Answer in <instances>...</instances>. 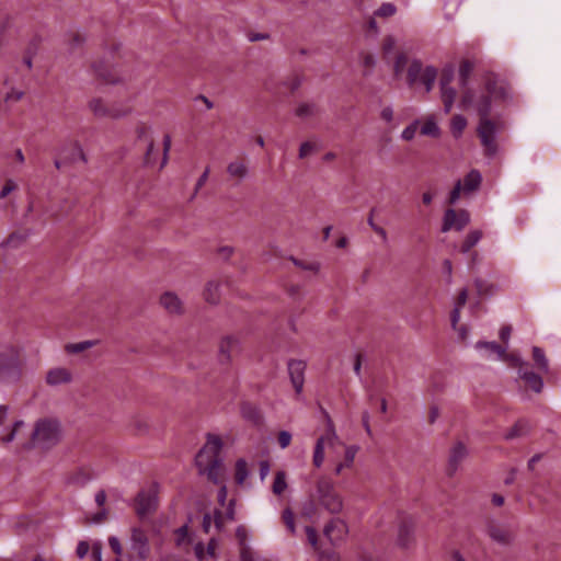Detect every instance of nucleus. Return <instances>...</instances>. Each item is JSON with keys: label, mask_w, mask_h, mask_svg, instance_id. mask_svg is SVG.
I'll list each match as a JSON object with an SVG mask.
<instances>
[{"label": "nucleus", "mask_w": 561, "mask_h": 561, "mask_svg": "<svg viewBox=\"0 0 561 561\" xmlns=\"http://www.w3.org/2000/svg\"><path fill=\"white\" fill-rule=\"evenodd\" d=\"M511 100L512 91L508 83L497 75H489L482 90H467L460 98L459 106L462 110H473L479 115L477 134L483 152L489 158H494L499 153L496 137L504 127L503 123L490 118L493 104Z\"/></svg>", "instance_id": "f257e3e1"}, {"label": "nucleus", "mask_w": 561, "mask_h": 561, "mask_svg": "<svg viewBox=\"0 0 561 561\" xmlns=\"http://www.w3.org/2000/svg\"><path fill=\"white\" fill-rule=\"evenodd\" d=\"M224 442L216 434H207L206 442L195 456V466L199 476L215 484L222 483L224 458L221 456Z\"/></svg>", "instance_id": "f03ea898"}, {"label": "nucleus", "mask_w": 561, "mask_h": 561, "mask_svg": "<svg viewBox=\"0 0 561 561\" xmlns=\"http://www.w3.org/2000/svg\"><path fill=\"white\" fill-rule=\"evenodd\" d=\"M327 428L325 433L321 435L314 445L312 463L316 468H320L324 462V450L327 447L334 448L335 446H344V459L336 463L335 473L340 474L344 469L353 466L356 454L359 450L357 445H344L340 439L334 423L329 414H325Z\"/></svg>", "instance_id": "7ed1b4c3"}, {"label": "nucleus", "mask_w": 561, "mask_h": 561, "mask_svg": "<svg viewBox=\"0 0 561 561\" xmlns=\"http://www.w3.org/2000/svg\"><path fill=\"white\" fill-rule=\"evenodd\" d=\"M343 508V500L339 493H316L309 503H306L301 514L308 518L313 517L321 510L337 514Z\"/></svg>", "instance_id": "20e7f679"}, {"label": "nucleus", "mask_w": 561, "mask_h": 561, "mask_svg": "<svg viewBox=\"0 0 561 561\" xmlns=\"http://www.w3.org/2000/svg\"><path fill=\"white\" fill-rule=\"evenodd\" d=\"M60 438L59 424L53 420H39L36 422L32 433L34 445L42 448H49L58 443Z\"/></svg>", "instance_id": "39448f33"}, {"label": "nucleus", "mask_w": 561, "mask_h": 561, "mask_svg": "<svg viewBox=\"0 0 561 561\" xmlns=\"http://www.w3.org/2000/svg\"><path fill=\"white\" fill-rule=\"evenodd\" d=\"M89 108L95 116L101 118H122L131 112V106L129 104H113L107 106L100 98L92 99L89 102Z\"/></svg>", "instance_id": "423d86ee"}, {"label": "nucleus", "mask_w": 561, "mask_h": 561, "mask_svg": "<svg viewBox=\"0 0 561 561\" xmlns=\"http://www.w3.org/2000/svg\"><path fill=\"white\" fill-rule=\"evenodd\" d=\"M8 410L7 405H0V442L4 446H8L16 438H20L25 426L23 421H14L5 426Z\"/></svg>", "instance_id": "0eeeda50"}, {"label": "nucleus", "mask_w": 561, "mask_h": 561, "mask_svg": "<svg viewBox=\"0 0 561 561\" xmlns=\"http://www.w3.org/2000/svg\"><path fill=\"white\" fill-rule=\"evenodd\" d=\"M131 505L138 518L146 520L158 510L159 499L156 493H137Z\"/></svg>", "instance_id": "6e6552de"}, {"label": "nucleus", "mask_w": 561, "mask_h": 561, "mask_svg": "<svg viewBox=\"0 0 561 561\" xmlns=\"http://www.w3.org/2000/svg\"><path fill=\"white\" fill-rule=\"evenodd\" d=\"M511 364L518 368V376L523 379L535 392H540L543 387L541 377L529 369V365L523 362L518 356L511 355Z\"/></svg>", "instance_id": "1a4fd4ad"}, {"label": "nucleus", "mask_w": 561, "mask_h": 561, "mask_svg": "<svg viewBox=\"0 0 561 561\" xmlns=\"http://www.w3.org/2000/svg\"><path fill=\"white\" fill-rule=\"evenodd\" d=\"M454 80V71L453 69H445L442 73L439 88H440V99L444 104L445 113H449L454 106V102L457 96L456 89L451 87V82Z\"/></svg>", "instance_id": "9d476101"}, {"label": "nucleus", "mask_w": 561, "mask_h": 561, "mask_svg": "<svg viewBox=\"0 0 561 561\" xmlns=\"http://www.w3.org/2000/svg\"><path fill=\"white\" fill-rule=\"evenodd\" d=\"M96 478V473L88 467L76 468L65 477V486L69 489H83Z\"/></svg>", "instance_id": "9b49d317"}, {"label": "nucleus", "mask_w": 561, "mask_h": 561, "mask_svg": "<svg viewBox=\"0 0 561 561\" xmlns=\"http://www.w3.org/2000/svg\"><path fill=\"white\" fill-rule=\"evenodd\" d=\"M470 222V215L467 210L447 209L444 213L442 231L447 232L451 229L462 230Z\"/></svg>", "instance_id": "f8f14e48"}, {"label": "nucleus", "mask_w": 561, "mask_h": 561, "mask_svg": "<svg viewBox=\"0 0 561 561\" xmlns=\"http://www.w3.org/2000/svg\"><path fill=\"white\" fill-rule=\"evenodd\" d=\"M323 534L332 546H340L347 537L348 527L344 520L333 518L324 526Z\"/></svg>", "instance_id": "ddd939ff"}, {"label": "nucleus", "mask_w": 561, "mask_h": 561, "mask_svg": "<svg viewBox=\"0 0 561 561\" xmlns=\"http://www.w3.org/2000/svg\"><path fill=\"white\" fill-rule=\"evenodd\" d=\"M131 550L140 560H146L150 554L149 540L146 533L139 527L131 528L130 536Z\"/></svg>", "instance_id": "4468645a"}, {"label": "nucleus", "mask_w": 561, "mask_h": 561, "mask_svg": "<svg viewBox=\"0 0 561 561\" xmlns=\"http://www.w3.org/2000/svg\"><path fill=\"white\" fill-rule=\"evenodd\" d=\"M228 493H219L218 502L221 506L226 505V502H228L227 507L225 511L216 510L214 514L215 525L218 529H220L224 525V517L227 520H233L234 519V499H227Z\"/></svg>", "instance_id": "2eb2a0df"}, {"label": "nucleus", "mask_w": 561, "mask_h": 561, "mask_svg": "<svg viewBox=\"0 0 561 561\" xmlns=\"http://www.w3.org/2000/svg\"><path fill=\"white\" fill-rule=\"evenodd\" d=\"M415 523L410 516H402L399 522L398 543L407 548L414 539Z\"/></svg>", "instance_id": "dca6fc26"}, {"label": "nucleus", "mask_w": 561, "mask_h": 561, "mask_svg": "<svg viewBox=\"0 0 561 561\" xmlns=\"http://www.w3.org/2000/svg\"><path fill=\"white\" fill-rule=\"evenodd\" d=\"M305 369L306 365L301 360H290L288 363L289 377L297 393H300L302 391L305 381Z\"/></svg>", "instance_id": "f3484780"}, {"label": "nucleus", "mask_w": 561, "mask_h": 561, "mask_svg": "<svg viewBox=\"0 0 561 561\" xmlns=\"http://www.w3.org/2000/svg\"><path fill=\"white\" fill-rule=\"evenodd\" d=\"M72 379V373L66 367H55L46 374V382L53 387L70 383Z\"/></svg>", "instance_id": "a211bd4d"}, {"label": "nucleus", "mask_w": 561, "mask_h": 561, "mask_svg": "<svg viewBox=\"0 0 561 561\" xmlns=\"http://www.w3.org/2000/svg\"><path fill=\"white\" fill-rule=\"evenodd\" d=\"M468 454V448L463 443L458 442L453 446L448 458V472L450 474L458 470Z\"/></svg>", "instance_id": "6ab92c4d"}, {"label": "nucleus", "mask_w": 561, "mask_h": 561, "mask_svg": "<svg viewBox=\"0 0 561 561\" xmlns=\"http://www.w3.org/2000/svg\"><path fill=\"white\" fill-rule=\"evenodd\" d=\"M488 534L491 539L499 545L508 546L514 540V533L504 526L491 524L488 527Z\"/></svg>", "instance_id": "aec40b11"}, {"label": "nucleus", "mask_w": 561, "mask_h": 561, "mask_svg": "<svg viewBox=\"0 0 561 561\" xmlns=\"http://www.w3.org/2000/svg\"><path fill=\"white\" fill-rule=\"evenodd\" d=\"M160 304L164 310L171 314L183 313V302L180 297L172 291H165L162 294L160 297Z\"/></svg>", "instance_id": "412c9836"}, {"label": "nucleus", "mask_w": 561, "mask_h": 561, "mask_svg": "<svg viewBox=\"0 0 561 561\" xmlns=\"http://www.w3.org/2000/svg\"><path fill=\"white\" fill-rule=\"evenodd\" d=\"M476 348L484 351L485 357L488 358H492L494 356L497 359L511 362V356H506V348L495 342H478L476 344Z\"/></svg>", "instance_id": "4be33fe9"}, {"label": "nucleus", "mask_w": 561, "mask_h": 561, "mask_svg": "<svg viewBox=\"0 0 561 561\" xmlns=\"http://www.w3.org/2000/svg\"><path fill=\"white\" fill-rule=\"evenodd\" d=\"M94 501L100 507V511L94 514L87 515L85 519L88 523L101 524L107 519L108 511L105 507V503L107 501L106 493H96Z\"/></svg>", "instance_id": "5701e85b"}, {"label": "nucleus", "mask_w": 561, "mask_h": 561, "mask_svg": "<svg viewBox=\"0 0 561 561\" xmlns=\"http://www.w3.org/2000/svg\"><path fill=\"white\" fill-rule=\"evenodd\" d=\"M472 70H473V65H472V62H471V61H469V60H465V61H462V62L460 64V66H459V84H460V87H461V89H462L461 94H462L465 91H467V90H471V91H480V90H482V89L484 88L485 78L489 76V73H486V75L484 76L481 88H479V89H469V88H466L467 82H468V80H469V77H470V75H471ZM490 75H493V73H492V72H490Z\"/></svg>", "instance_id": "b1692460"}, {"label": "nucleus", "mask_w": 561, "mask_h": 561, "mask_svg": "<svg viewBox=\"0 0 561 561\" xmlns=\"http://www.w3.org/2000/svg\"><path fill=\"white\" fill-rule=\"evenodd\" d=\"M250 476V467L244 458H239L234 462L233 479L238 486H244L247 479Z\"/></svg>", "instance_id": "393cba45"}, {"label": "nucleus", "mask_w": 561, "mask_h": 561, "mask_svg": "<svg viewBox=\"0 0 561 561\" xmlns=\"http://www.w3.org/2000/svg\"><path fill=\"white\" fill-rule=\"evenodd\" d=\"M227 173L232 179L243 181L248 176L249 168L245 161L237 159L227 165Z\"/></svg>", "instance_id": "a878e982"}, {"label": "nucleus", "mask_w": 561, "mask_h": 561, "mask_svg": "<svg viewBox=\"0 0 561 561\" xmlns=\"http://www.w3.org/2000/svg\"><path fill=\"white\" fill-rule=\"evenodd\" d=\"M531 426L528 421H517L505 434L504 438L507 440L525 437L530 433Z\"/></svg>", "instance_id": "bb28decb"}, {"label": "nucleus", "mask_w": 561, "mask_h": 561, "mask_svg": "<svg viewBox=\"0 0 561 561\" xmlns=\"http://www.w3.org/2000/svg\"><path fill=\"white\" fill-rule=\"evenodd\" d=\"M482 182V175L478 170H471L461 181L463 194L477 191Z\"/></svg>", "instance_id": "cd10ccee"}, {"label": "nucleus", "mask_w": 561, "mask_h": 561, "mask_svg": "<svg viewBox=\"0 0 561 561\" xmlns=\"http://www.w3.org/2000/svg\"><path fill=\"white\" fill-rule=\"evenodd\" d=\"M238 347V341L231 336L221 340L219 345V354L221 362H229L231 352Z\"/></svg>", "instance_id": "c85d7f7f"}, {"label": "nucleus", "mask_w": 561, "mask_h": 561, "mask_svg": "<svg viewBox=\"0 0 561 561\" xmlns=\"http://www.w3.org/2000/svg\"><path fill=\"white\" fill-rule=\"evenodd\" d=\"M420 133L423 136H430L438 138L440 136V128L438 127L436 119L433 115H428L424 119V124L421 126Z\"/></svg>", "instance_id": "c756f323"}, {"label": "nucleus", "mask_w": 561, "mask_h": 561, "mask_svg": "<svg viewBox=\"0 0 561 561\" xmlns=\"http://www.w3.org/2000/svg\"><path fill=\"white\" fill-rule=\"evenodd\" d=\"M437 78V70L433 66H426L422 71L420 81L425 87L426 93L431 92Z\"/></svg>", "instance_id": "7c9ffc66"}, {"label": "nucleus", "mask_w": 561, "mask_h": 561, "mask_svg": "<svg viewBox=\"0 0 561 561\" xmlns=\"http://www.w3.org/2000/svg\"><path fill=\"white\" fill-rule=\"evenodd\" d=\"M12 26L13 23L9 18L0 22V50L9 44L12 37Z\"/></svg>", "instance_id": "2f4dec72"}, {"label": "nucleus", "mask_w": 561, "mask_h": 561, "mask_svg": "<svg viewBox=\"0 0 561 561\" xmlns=\"http://www.w3.org/2000/svg\"><path fill=\"white\" fill-rule=\"evenodd\" d=\"M481 230H471L465 238L461 244V252L468 253L482 238Z\"/></svg>", "instance_id": "473e14b6"}, {"label": "nucleus", "mask_w": 561, "mask_h": 561, "mask_svg": "<svg viewBox=\"0 0 561 561\" xmlns=\"http://www.w3.org/2000/svg\"><path fill=\"white\" fill-rule=\"evenodd\" d=\"M317 113L318 107L313 103H300L295 110V114L304 119L313 117Z\"/></svg>", "instance_id": "72a5a7b5"}, {"label": "nucleus", "mask_w": 561, "mask_h": 561, "mask_svg": "<svg viewBox=\"0 0 561 561\" xmlns=\"http://www.w3.org/2000/svg\"><path fill=\"white\" fill-rule=\"evenodd\" d=\"M467 126V119L465 116L457 114L454 115L450 122V130L454 137L458 138L462 135Z\"/></svg>", "instance_id": "f704fd0d"}, {"label": "nucleus", "mask_w": 561, "mask_h": 561, "mask_svg": "<svg viewBox=\"0 0 561 561\" xmlns=\"http://www.w3.org/2000/svg\"><path fill=\"white\" fill-rule=\"evenodd\" d=\"M174 535L175 543L180 548H186L192 541L191 536L188 534V527L186 525H183L182 527L178 528L174 531Z\"/></svg>", "instance_id": "c9c22d12"}, {"label": "nucleus", "mask_w": 561, "mask_h": 561, "mask_svg": "<svg viewBox=\"0 0 561 561\" xmlns=\"http://www.w3.org/2000/svg\"><path fill=\"white\" fill-rule=\"evenodd\" d=\"M424 70L421 61L412 60L408 68V80L410 84H414L421 79L422 71Z\"/></svg>", "instance_id": "e433bc0d"}, {"label": "nucleus", "mask_w": 561, "mask_h": 561, "mask_svg": "<svg viewBox=\"0 0 561 561\" xmlns=\"http://www.w3.org/2000/svg\"><path fill=\"white\" fill-rule=\"evenodd\" d=\"M533 358H534L536 366L539 370H541L543 373L548 371V368H549L548 359H547L543 351L540 347H538V346L533 347Z\"/></svg>", "instance_id": "4c0bfd02"}, {"label": "nucleus", "mask_w": 561, "mask_h": 561, "mask_svg": "<svg viewBox=\"0 0 561 561\" xmlns=\"http://www.w3.org/2000/svg\"><path fill=\"white\" fill-rule=\"evenodd\" d=\"M204 296L208 302L216 304L219 300V284L215 280L208 282Z\"/></svg>", "instance_id": "58836bf2"}, {"label": "nucleus", "mask_w": 561, "mask_h": 561, "mask_svg": "<svg viewBox=\"0 0 561 561\" xmlns=\"http://www.w3.org/2000/svg\"><path fill=\"white\" fill-rule=\"evenodd\" d=\"M94 345V341H83L79 343L67 344L65 350L69 354H78L93 347Z\"/></svg>", "instance_id": "ea45409f"}, {"label": "nucleus", "mask_w": 561, "mask_h": 561, "mask_svg": "<svg viewBox=\"0 0 561 561\" xmlns=\"http://www.w3.org/2000/svg\"><path fill=\"white\" fill-rule=\"evenodd\" d=\"M420 125L419 119H414L410 125H408L401 133V139L404 141H411L414 139L415 134L417 131Z\"/></svg>", "instance_id": "a19ab883"}, {"label": "nucleus", "mask_w": 561, "mask_h": 561, "mask_svg": "<svg viewBox=\"0 0 561 561\" xmlns=\"http://www.w3.org/2000/svg\"><path fill=\"white\" fill-rule=\"evenodd\" d=\"M283 522L286 525L288 531L294 535L296 533V525H295V518L294 513L290 507H286L282 515Z\"/></svg>", "instance_id": "79ce46f5"}, {"label": "nucleus", "mask_w": 561, "mask_h": 561, "mask_svg": "<svg viewBox=\"0 0 561 561\" xmlns=\"http://www.w3.org/2000/svg\"><path fill=\"white\" fill-rule=\"evenodd\" d=\"M396 12H397V8L394 4H392L390 2H385L375 12V15L380 16V18H389V16L394 15Z\"/></svg>", "instance_id": "37998d69"}, {"label": "nucleus", "mask_w": 561, "mask_h": 561, "mask_svg": "<svg viewBox=\"0 0 561 561\" xmlns=\"http://www.w3.org/2000/svg\"><path fill=\"white\" fill-rule=\"evenodd\" d=\"M286 488V473L284 471H277L274 478L272 491H285Z\"/></svg>", "instance_id": "c03bdc74"}, {"label": "nucleus", "mask_w": 561, "mask_h": 561, "mask_svg": "<svg viewBox=\"0 0 561 561\" xmlns=\"http://www.w3.org/2000/svg\"><path fill=\"white\" fill-rule=\"evenodd\" d=\"M19 363L18 353L14 350H10V354L7 359L0 358V369L16 367Z\"/></svg>", "instance_id": "a18cd8bd"}, {"label": "nucleus", "mask_w": 561, "mask_h": 561, "mask_svg": "<svg viewBox=\"0 0 561 561\" xmlns=\"http://www.w3.org/2000/svg\"><path fill=\"white\" fill-rule=\"evenodd\" d=\"M360 64L363 67H365L369 72L373 70V68L376 65V60L373 54L370 53H360L359 55Z\"/></svg>", "instance_id": "49530a36"}, {"label": "nucleus", "mask_w": 561, "mask_h": 561, "mask_svg": "<svg viewBox=\"0 0 561 561\" xmlns=\"http://www.w3.org/2000/svg\"><path fill=\"white\" fill-rule=\"evenodd\" d=\"M144 163L147 167H152L156 163L154 145H153L152 140L148 144V147H147V150L145 153Z\"/></svg>", "instance_id": "de8ad7c7"}, {"label": "nucleus", "mask_w": 561, "mask_h": 561, "mask_svg": "<svg viewBox=\"0 0 561 561\" xmlns=\"http://www.w3.org/2000/svg\"><path fill=\"white\" fill-rule=\"evenodd\" d=\"M170 149H171V137H170V135H165L163 137V157H162V161H161V164L159 168L160 170L163 169L168 163Z\"/></svg>", "instance_id": "09e8293b"}, {"label": "nucleus", "mask_w": 561, "mask_h": 561, "mask_svg": "<svg viewBox=\"0 0 561 561\" xmlns=\"http://www.w3.org/2000/svg\"><path fill=\"white\" fill-rule=\"evenodd\" d=\"M461 193H463L462 183L461 181H458L449 194V204H456L459 201Z\"/></svg>", "instance_id": "8fccbe9b"}, {"label": "nucleus", "mask_w": 561, "mask_h": 561, "mask_svg": "<svg viewBox=\"0 0 561 561\" xmlns=\"http://www.w3.org/2000/svg\"><path fill=\"white\" fill-rule=\"evenodd\" d=\"M16 183L13 180H7L0 190V199L5 198L9 194L16 190Z\"/></svg>", "instance_id": "3c124183"}, {"label": "nucleus", "mask_w": 561, "mask_h": 561, "mask_svg": "<svg viewBox=\"0 0 561 561\" xmlns=\"http://www.w3.org/2000/svg\"><path fill=\"white\" fill-rule=\"evenodd\" d=\"M314 150H316L314 144H312L310 141L302 142L299 148V158L305 159L309 154H311Z\"/></svg>", "instance_id": "603ef678"}, {"label": "nucleus", "mask_w": 561, "mask_h": 561, "mask_svg": "<svg viewBox=\"0 0 561 561\" xmlns=\"http://www.w3.org/2000/svg\"><path fill=\"white\" fill-rule=\"evenodd\" d=\"M278 445L282 449L287 448L290 445L291 442V434L288 431H280L278 433Z\"/></svg>", "instance_id": "864d4df0"}, {"label": "nucleus", "mask_w": 561, "mask_h": 561, "mask_svg": "<svg viewBox=\"0 0 561 561\" xmlns=\"http://www.w3.org/2000/svg\"><path fill=\"white\" fill-rule=\"evenodd\" d=\"M293 262L299 268L311 271V272H314V273H317L319 271V268H320L319 263H316V262L306 263V262H302V261H299V260H296V259H294Z\"/></svg>", "instance_id": "5fc2aeb1"}, {"label": "nucleus", "mask_w": 561, "mask_h": 561, "mask_svg": "<svg viewBox=\"0 0 561 561\" xmlns=\"http://www.w3.org/2000/svg\"><path fill=\"white\" fill-rule=\"evenodd\" d=\"M319 561H341L337 552L333 550H324L319 554Z\"/></svg>", "instance_id": "6e6d98bb"}, {"label": "nucleus", "mask_w": 561, "mask_h": 561, "mask_svg": "<svg viewBox=\"0 0 561 561\" xmlns=\"http://www.w3.org/2000/svg\"><path fill=\"white\" fill-rule=\"evenodd\" d=\"M240 561H256L255 553L250 546L240 548Z\"/></svg>", "instance_id": "4d7b16f0"}, {"label": "nucleus", "mask_w": 561, "mask_h": 561, "mask_svg": "<svg viewBox=\"0 0 561 561\" xmlns=\"http://www.w3.org/2000/svg\"><path fill=\"white\" fill-rule=\"evenodd\" d=\"M305 530H306L308 542L314 549H317V547H318V534H317V530L313 527H311V526H307Z\"/></svg>", "instance_id": "13d9d810"}, {"label": "nucleus", "mask_w": 561, "mask_h": 561, "mask_svg": "<svg viewBox=\"0 0 561 561\" xmlns=\"http://www.w3.org/2000/svg\"><path fill=\"white\" fill-rule=\"evenodd\" d=\"M25 241V236L19 233H12L5 241L7 247H18L20 243Z\"/></svg>", "instance_id": "bf43d9fd"}, {"label": "nucleus", "mask_w": 561, "mask_h": 561, "mask_svg": "<svg viewBox=\"0 0 561 561\" xmlns=\"http://www.w3.org/2000/svg\"><path fill=\"white\" fill-rule=\"evenodd\" d=\"M407 61H408V59H407L405 55L400 54L397 56V59L394 61L396 75H400L404 70Z\"/></svg>", "instance_id": "052dcab7"}, {"label": "nucleus", "mask_w": 561, "mask_h": 561, "mask_svg": "<svg viewBox=\"0 0 561 561\" xmlns=\"http://www.w3.org/2000/svg\"><path fill=\"white\" fill-rule=\"evenodd\" d=\"M108 545L116 556H121L123 553V547L117 537H114V536L110 537Z\"/></svg>", "instance_id": "680f3d73"}, {"label": "nucleus", "mask_w": 561, "mask_h": 561, "mask_svg": "<svg viewBox=\"0 0 561 561\" xmlns=\"http://www.w3.org/2000/svg\"><path fill=\"white\" fill-rule=\"evenodd\" d=\"M236 537L239 542V549L242 547L249 546L247 542V538H248L247 530L243 527H238V529L236 531Z\"/></svg>", "instance_id": "e2e57ef3"}, {"label": "nucleus", "mask_w": 561, "mask_h": 561, "mask_svg": "<svg viewBox=\"0 0 561 561\" xmlns=\"http://www.w3.org/2000/svg\"><path fill=\"white\" fill-rule=\"evenodd\" d=\"M380 117L386 123H391L393 121V108L391 106H389V105L382 107V110L380 112Z\"/></svg>", "instance_id": "0e129e2a"}, {"label": "nucleus", "mask_w": 561, "mask_h": 561, "mask_svg": "<svg viewBox=\"0 0 561 561\" xmlns=\"http://www.w3.org/2000/svg\"><path fill=\"white\" fill-rule=\"evenodd\" d=\"M89 543L87 541H80L77 546L76 553L80 559H83L89 552Z\"/></svg>", "instance_id": "69168bd1"}, {"label": "nucleus", "mask_w": 561, "mask_h": 561, "mask_svg": "<svg viewBox=\"0 0 561 561\" xmlns=\"http://www.w3.org/2000/svg\"><path fill=\"white\" fill-rule=\"evenodd\" d=\"M249 42H259V41H266L270 39L268 33H256V32H250L248 34Z\"/></svg>", "instance_id": "338daca9"}, {"label": "nucleus", "mask_w": 561, "mask_h": 561, "mask_svg": "<svg viewBox=\"0 0 561 561\" xmlns=\"http://www.w3.org/2000/svg\"><path fill=\"white\" fill-rule=\"evenodd\" d=\"M474 285H476L477 290H478V294H479L480 296H484V295H488V294L490 293V290H489V289H490L489 285H488V284H485L483 280H481V279H477V280L474 282Z\"/></svg>", "instance_id": "774afa93"}]
</instances>
